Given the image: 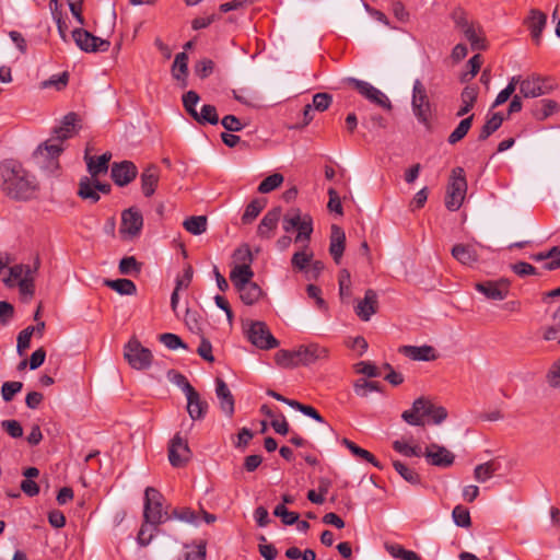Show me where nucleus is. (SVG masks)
Segmentation results:
<instances>
[{
  "mask_svg": "<svg viewBox=\"0 0 560 560\" xmlns=\"http://www.w3.org/2000/svg\"><path fill=\"white\" fill-rule=\"evenodd\" d=\"M159 340L168 349L176 350L177 348L187 349L186 343L175 334L165 332L159 336Z\"/></svg>",
  "mask_w": 560,
  "mask_h": 560,
  "instance_id": "nucleus-59",
  "label": "nucleus"
},
{
  "mask_svg": "<svg viewBox=\"0 0 560 560\" xmlns=\"http://www.w3.org/2000/svg\"><path fill=\"white\" fill-rule=\"evenodd\" d=\"M424 417H430L434 424H440L447 418V410L428 398L419 397L413 401L411 409L405 410L401 415L408 424L418 427L424 425Z\"/></svg>",
  "mask_w": 560,
  "mask_h": 560,
  "instance_id": "nucleus-2",
  "label": "nucleus"
},
{
  "mask_svg": "<svg viewBox=\"0 0 560 560\" xmlns=\"http://www.w3.org/2000/svg\"><path fill=\"white\" fill-rule=\"evenodd\" d=\"M232 257L234 260V266L230 272V278L240 276L248 277L249 275H254V271L250 267L254 257L248 245L244 244L236 248Z\"/></svg>",
  "mask_w": 560,
  "mask_h": 560,
  "instance_id": "nucleus-13",
  "label": "nucleus"
},
{
  "mask_svg": "<svg viewBox=\"0 0 560 560\" xmlns=\"http://www.w3.org/2000/svg\"><path fill=\"white\" fill-rule=\"evenodd\" d=\"M124 357L129 365L136 370L149 369L153 359L150 349L143 347L136 338H131L125 346Z\"/></svg>",
  "mask_w": 560,
  "mask_h": 560,
  "instance_id": "nucleus-6",
  "label": "nucleus"
},
{
  "mask_svg": "<svg viewBox=\"0 0 560 560\" xmlns=\"http://www.w3.org/2000/svg\"><path fill=\"white\" fill-rule=\"evenodd\" d=\"M0 185L7 196L16 200L31 199L37 189L34 176L14 161L0 164Z\"/></svg>",
  "mask_w": 560,
  "mask_h": 560,
  "instance_id": "nucleus-1",
  "label": "nucleus"
},
{
  "mask_svg": "<svg viewBox=\"0 0 560 560\" xmlns=\"http://www.w3.org/2000/svg\"><path fill=\"white\" fill-rule=\"evenodd\" d=\"M199 124L217 125L219 122V116L217 108L213 105L206 104L201 107L200 112H197V118H194Z\"/></svg>",
  "mask_w": 560,
  "mask_h": 560,
  "instance_id": "nucleus-45",
  "label": "nucleus"
},
{
  "mask_svg": "<svg viewBox=\"0 0 560 560\" xmlns=\"http://www.w3.org/2000/svg\"><path fill=\"white\" fill-rule=\"evenodd\" d=\"M62 142L55 140L52 136L48 139L43 145H39L37 150L34 152V158L40 162L44 160H55L60 153L63 151Z\"/></svg>",
  "mask_w": 560,
  "mask_h": 560,
  "instance_id": "nucleus-30",
  "label": "nucleus"
},
{
  "mask_svg": "<svg viewBox=\"0 0 560 560\" xmlns=\"http://www.w3.org/2000/svg\"><path fill=\"white\" fill-rule=\"evenodd\" d=\"M191 451L187 440L183 439L179 433L175 434L168 445V460L175 468L184 467L191 458Z\"/></svg>",
  "mask_w": 560,
  "mask_h": 560,
  "instance_id": "nucleus-12",
  "label": "nucleus"
},
{
  "mask_svg": "<svg viewBox=\"0 0 560 560\" xmlns=\"http://www.w3.org/2000/svg\"><path fill=\"white\" fill-rule=\"evenodd\" d=\"M499 467L500 464H498L494 460H489L483 464L477 465L474 469V478L478 482L483 483L493 477Z\"/></svg>",
  "mask_w": 560,
  "mask_h": 560,
  "instance_id": "nucleus-36",
  "label": "nucleus"
},
{
  "mask_svg": "<svg viewBox=\"0 0 560 560\" xmlns=\"http://www.w3.org/2000/svg\"><path fill=\"white\" fill-rule=\"evenodd\" d=\"M503 116L500 113H494L480 130V133L478 136L479 141H485L488 139L494 131H497L502 122H503Z\"/></svg>",
  "mask_w": 560,
  "mask_h": 560,
  "instance_id": "nucleus-42",
  "label": "nucleus"
},
{
  "mask_svg": "<svg viewBox=\"0 0 560 560\" xmlns=\"http://www.w3.org/2000/svg\"><path fill=\"white\" fill-rule=\"evenodd\" d=\"M345 245L346 234L343 230L336 224L331 225L329 253L336 264H339L345 252Z\"/></svg>",
  "mask_w": 560,
  "mask_h": 560,
  "instance_id": "nucleus-27",
  "label": "nucleus"
},
{
  "mask_svg": "<svg viewBox=\"0 0 560 560\" xmlns=\"http://www.w3.org/2000/svg\"><path fill=\"white\" fill-rule=\"evenodd\" d=\"M84 159L91 177H96L100 174H104L107 172L108 162L112 159V153L105 152L104 154L95 159L94 156H90L86 151Z\"/></svg>",
  "mask_w": 560,
  "mask_h": 560,
  "instance_id": "nucleus-31",
  "label": "nucleus"
},
{
  "mask_svg": "<svg viewBox=\"0 0 560 560\" xmlns=\"http://www.w3.org/2000/svg\"><path fill=\"white\" fill-rule=\"evenodd\" d=\"M558 109V104L551 100H542L536 103L532 109L533 116L537 120H545Z\"/></svg>",
  "mask_w": 560,
  "mask_h": 560,
  "instance_id": "nucleus-37",
  "label": "nucleus"
},
{
  "mask_svg": "<svg viewBox=\"0 0 560 560\" xmlns=\"http://www.w3.org/2000/svg\"><path fill=\"white\" fill-rule=\"evenodd\" d=\"M295 351V358L299 365H311L319 360L329 358V350L318 343L300 346Z\"/></svg>",
  "mask_w": 560,
  "mask_h": 560,
  "instance_id": "nucleus-14",
  "label": "nucleus"
},
{
  "mask_svg": "<svg viewBox=\"0 0 560 560\" xmlns=\"http://www.w3.org/2000/svg\"><path fill=\"white\" fill-rule=\"evenodd\" d=\"M188 74V55L183 51L175 56L172 66V75L175 80L182 81V86L185 88L187 82L186 78Z\"/></svg>",
  "mask_w": 560,
  "mask_h": 560,
  "instance_id": "nucleus-32",
  "label": "nucleus"
},
{
  "mask_svg": "<svg viewBox=\"0 0 560 560\" xmlns=\"http://www.w3.org/2000/svg\"><path fill=\"white\" fill-rule=\"evenodd\" d=\"M140 270L141 266L133 256L124 257L119 262V272L122 275L139 273Z\"/></svg>",
  "mask_w": 560,
  "mask_h": 560,
  "instance_id": "nucleus-56",
  "label": "nucleus"
},
{
  "mask_svg": "<svg viewBox=\"0 0 560 560\" xmlns=\"http://www.w3.org/2000/svg\"><path fill=\"white\" fill-rule=\"evenodd\" d=\"M283 176L280 173H275L266 177L258 186L260 194H268L278 188L283 183Z\"/></svg>",
  "mask_w": 560,
  "mask_h": 560,
  "instance_id": "nucleus-49",
  "label": "nucleus"
},
{
  "mask_svg": "<svg viewBox=\"0 0 560 560\" xmlns=\"http://www.w3.org/2000/svg\"><path fill=\"white\" fill-rule=\"evenodd\" d=\"M298 235L295 237V242L302 241V240H310L311 234L313 232V220L311 215L304 214L302 220L300 221L298 228Z\"/></svg>",
  "mask_w": 560,
  "mask_h": 560,
  "instance_id": "nucleus-54",
  "label": "nucleus"
},
{
  "mask_svg": "<svg viewBox=\"0 0 560 560\" xmlns=\"http://www.w3.org/2000/svg\"><path fill=\"white\" fill-rule=\"evenodd\" d=\"M342 445H345L353 456L358 458H362L369 463H371L374 467L382 469V464L375 458V456L370 453L369 451L361 448L358 446L354 442L350 441L349 439L345 438L341 441Z\"/></svg>",
  "mask_w": 560,
  "mask_h": 560,
  "instance_id": "nucleus-35",
  "label": "nucleus"
},
{
  "mask_svg": "<svg viewBox=\"0 0 560 560\" xmlns=\"http://www.w3.org/2000/svg\"><path fill=\"white\" fill-rule=\"evenodd\" d=\"M105 285L121 295H133L137 292L136 284L129 279L105 280Z\"/></svg>",
  "mask_w": 560,
  "mask_h": 560,
  "instance_id": "nucleus-40",
  "label": "nucleus"
},
{
  "mask_svg": "<svg viewBox=\"0 0 560 560\" xmlns=\"http://www.w3.org/2000/svg\"><path fill=\"white\" fill-rule=\"evenodd\" d=\"M525 24L530 32V36L536 45L541 43L542 32L547 24V14L538 9H530Z\"/></svg>",
  "mask_w": 560,
  "mask_h": 560,
  "instance_id": "nucleus-22",
  "label": "nucleus"
},
{
  "mask_svg": "<svg viewBox=\"0 0 560 560\" xmlns=\"http://www.w3.org/2000/svg\"><path fill=\"white\" fill-rule=\"evenodd\" d=\"M474 120V115H470L459 121L457 127L452 131V133L448 136V143L455 144L462 139L465 138V136L468 133L469 129L471 128Z\"/></svg>",
  "mask_w": 560,
  "mask_h": 560,
  "instance_id": "nucleus-43",
  "label": "nucleus"
},
{
  "mask_svg": "<svg viewBox=\"0 0 560 560\" xmlns=\"http://www.w3.org/2000/svg\"><path fill=\"white\" fill-rule=\"evenodd\" d=\"M393 466L395 468V470L409 483L411 485H419L420 483V476L419 474L408 467L407 465H405L404 463L399 462V460H394L393 462Z\"/></svg>",
  "mask_w": 560,
  "mask_h": 560,
  "instance_id": "nucleus-46",
  "label": "nucleus"
},
{
  "mask_svg": "<svg viewBox=\"0 0 560 560\" xmlns=\"http://www.w3.org/2000/svg\"><path fill=\"white\" fill-rule=\"evenodd\" d=\"M215 396L221 411L226 417L232 418L235 411V400L228 384L220 377L215 378Z\"/></svg>",
  "mask_w": 560,
  "mask_h": 560,
  "instance_id": "nucleus-21",
  "label": "nucleus"
},
{
  "mask_svg": "<svg viewBox=\"0 0 560 560\" xmlns=\"http://www.w3.org/2000/svg\"><path fill=\"white\" fill-rule=\"evenodd\" d=\"M72 38L75 45L85 52L107 51L110 44L91 32L77 27L72 31Z\"/></svg>",
  "mask_w": 560,
  "mask_h": 560,
  "instance_id": "nucleus-11",
  "label": "nucleus"
},
{
  "mask_svg": "<svg viewBox=\"0 0 560 560\" xmlns=\"http://www.w3.org/2000/svg\"><path fill=\"white\" fill-rule=\"evenodd\" d=\"M266 205L267 200L264 198H256L252 200L245 208V211L242 215V222L244 224L253 222L259 215Z\"/></svg>",
  "mask_w": 560,
  "mask_h": 560,
  "instance_id": "nucleus-38",
  "label": "nucleus"
},
{
  "mask_svg": "<svg viewBox=\"0 0 560 560\" xmlns=\"http://www.w3.org/2000/svg\"><path fill=\"white\" fill-rule=\"evenodd\" d=\"M302 218L303 217L299 209L291 210L283 218V230L285 232H290L291 230L296 229Z\"/></svg>",
  "mask_w": 560,
  "mask_h": 560,
  "instance_id": "nucleus-62",
  "label": "nucleus"
},
{
  "mask_svg": "<svg viewBox=\"0 0 560 560\" xmlns=\"http://www.w3.org/2000/svg\"><path fill=\"white\" fill-rule=\"evenodd\" d=\"M141 189L145 197H151L158 187L160 180V168L154 165H148L140 175Z\"/></svg>",
  "mask_w": 560,
  "mask_h": 560,
  "instance_id": "nucleus-24",
  "label": "nucleus"
},
{
  "mask_svg": "<svg viewBox=\"0 0 560 560\" xmlns=\"http://www.w3.org/2000/svg\"><path fill=\"white\" fill-rule=\"evenodd\" d=\"M467 191V182L463 167H455L452 171L451 180L447 186L445 207L450 211H457L465 199Z\"/></svg>",
  "mask_w": 560,
  "mask_h": 560,
  "instance_id": "nucleus-4",
  "label": "nucleus"
},
{
  "mask_svg": "<svg viewBox=\"0 0 560 560\" xmlns=\"http://www.w3.org/2000/svg\"><path fill=\"white\" fill-rule=\"evenodd\" d=\"M95 182H92L90 177H82L79 183L78 195L82 199H89L91 202H97L100 200V195L94 188Z\"/></svg>",
  "mask_w": 560,
  "mask_h": 560,
  "instance_id": "nucleus-39",
  "label": "nucleus"
},
{
  "mask_svg": "<svg viewBox=\"0 0 560 560\" xmlns=\"http://www.w3.org/2000/svg\"><path fill=\"white\" fill-rule=\"evenodd\" d=\"M464 36L470 43L472 50H486L488 45L486 35L479 25L474 24L472 27L465 30Z\"/></svg>",
  "mask_w": 560,
  "mask_h": 560,
  "instance_id": "nucleus-33",
  "label": "nucleus"
},
{
  "mask_svg": "<svg viewBox=\"0 0 560 560\" xmlns=\"http://www.w3.org/2000/svg\"><path fill=\"white\" fill-rule=\"evenodd\" d=\"M428 464L441 468L451 467L454 464L455 455L445 446L432 443L425 447L423 452Z\"/></svg>",
  "mask_w": 560,
  "mask_h": 560,
  "instance_id": "nucleus-15",
  "label": "nucleus"
},
{
  "mask_svg": "<svg viewBox=\"0 0 560 560\" xmlns=\"http://www.w3.org/2000/svg\"><path fill=\"white\" fill-rule=\"evenodd\" d=\"M273 515L281 518L284 525H293L299 521V513L291 512L284 504H278L273 510Z\"/></svg>",
  "mask_w": 560,
  "mask_h": 560,
  "instance_id": "nucleus-53",
  "label": "nucleus"
},
{
  "mask_svg": "<svg viewBox=\"0 0 560 560\" xmlns=\"http://www.w3.org/2000/svg\"><path fill=\"white\" fill-rule=\"evenodd\" d=\"M377 293L373 289H368L364 293V298L359 300L354 306V313L361 320L369 322L377 312Z\"/></svg>",
  "mask_w": 560,
  "mask_h": 560,
  "instance_id": "nucleus-19",
  "label": "nucleus"
},
{
  "mask_svg": "<svg viewBox=\"0 0 560 560\" xmlns=\"http://www.w3.org/2000/svg\"><path fill=\"white\" fill-rule=\"evenodd\" d=\"M40 259L39 257H35L33 265H24L19 264L14 265L9 269V276L3 279L7 285H12V280H22L27 279L31 282H34L35 276L39 269Z\"/></svg>",
  "mask_w": 560,
  "mask_h": 560,
  "instance_id": "nucleus-18",
  "label": "nucleus"
},
{
  "mask_svg": "<svg viewBox=\"0 0 560 560\" xmlns=\"http://www.w3.org/2000/svg\"><path fill=\"white\" fill-rule=\"evenodd\" d=\"M517 84L520 85L521 94L526 98L541 96L553 89L550 79L539 74H532L525 79H522L520 75V82Z\"/></svg>",
  "mask_w": 560,
  "mask_h": 560,
  "instance_id": "nucleus-10",
  "label": "nucleus"
},
{
  "mask_svg": "<svg viewBox=\"0 0 560 560\" xmlns=\"http://www.w3.org/2000/svg\"><path fill=\"white\" fill-rule=\"evenodd\" d=\"M142 226L143 218L138 209L129 208L122 212L120 233L133 237L140 233Z\"/></svg>",
  "mask_w": 560,
  "mask_h": 560,
  "instance_id": "nucleus-20",
  "label": "nucleus"
},
{
  "mask_svg": "<svg viewBox=\"0 0 560 560\" xmlns=\"http://www.w3.org/2000/svg\"><path fill=\"white\" fill-rule=\"evenodd\" d=\"M187 398V412L189 417L196 421L205 418L208 410V402L201 399L199 393L194 390L186 396Z\"/></svg>",
  "mask_w": 560,
  "mask_h": 560,
  "instance_id": "nucleus-29",
  "label": "nucleus"
},
{
  "mask_svg": "<svg viewBox=\"0 0 560 560\" xmlns=\"http://www.w3.org/2000/svg\"><path fill=\"white\" fill-rule=\"evenodd\" d=\"M331 102H332L331 95L323 92V93H316L313 96V104H311V105L313 106V109H316L318 112H324V110L328 109Z\"/></svg>",
  "mask_w": 560,
  "mask_h": 560,
  "instance_id": "nucleus-64",
  "label": "nucleus"
},
{
  "mask_svg": "<svg viewBox=\"0 0 560 560\" xmlns=\"http://www.w3.org/2000/svg\"><path fill=\"white\" fill-rule=\"evenodd\" d=\"M557 320L558 323L541 328L544 340L560 343V319Z\"/></svg>",
  "mask_w": 560,
  "mask_h": 560,
  "instance_id": "nucleus-60",
  "label": "nucleus"
},
{
  "mask_svg": "<svg viewBox=\"0 0 560 560\" xmlns=\"http://www.w3.org/2000/svg\"><path fill=\"white\" fill-rule=\"evenodd\" d=\"M412 112L419 122L429 126L431 117V103L427 90L420 80H416L412 86Z\"/></svg>",
  "mask_w": 560,
  "mask_h": 560,
  "instance_id": "nucleus-5",
  "label": "nucleus"
},
{
  "mask_svg": "<svg viewBox=\"0 0 560 560\" xmlns=\"http://www.w3.org/2000/svg\"><path fill=\"white\" fill-rule=\"evenodd\" d=\"M254 275L240 276V277H231V281L237 292L240 293V298L242 302L246 305H253L257 303L264 295L261 288L253 282Z\"/></svg>",
  "mask_w": 560,
  "mask_h": 560,
  "instance_id": "nucleus-8",
  "label": "nucleus"
},
{
  "mask_svg": "<svg viewBox=\"0 0 560 560\" xmlns=\"http://www.w3.org/2000/svg\"><path fill=\"white\" fill-rule=\"evenodd\" d=\"M23 384L21 382H5L1 386V396L5 402H9L13 397L22 390Z\"/></svg>",
  "mask_w": 560,
  "mask_h": 560,
  "instance_id": "nucleus-55",
  "label": "nucleus"
},
{
  "mask_svg": "<svg viewBox=\"0 0 560 560\" xmlns=\"http://www.w3.org/2000/svg\"><path fill=\"white\" fill-rule=\"evenodd\" d=\"M393 448L400 453L404 456L412 457V456H421L423 452L419 446H410L406 442L402 441H394Z\"/></svg>",
  "mask_w": 560,
  "mask_h": 560,
  "instance_id": "nucleus-58",
  "label": "nucleus"
},
{
  "mask_svg": "<svg viewBox=\"0 0 560 560\" xmlns=\"http://www.w3.org/2000/svg\"><path fill=\"white\" fill-rule=\"evenodd\" d=\"M451 254L459 264L468 267H472L479 260L476 248L469 244L454 245Z\"/></svg>",
  "mask_w": 560,
  "mask_h": 560,
  "instance_id": "nucleus-25",
  "label": "nucleus"
},
{
  "mask_svg": "<svg viewBox=\"0 0 560 560\" xmlns=\"http://www.w3.org/2000/svg\"><path fill=\"white\" fill-rule=\"evenodd\" d=\"M399 352L413 361H433L438 358L433 347L424 346H401Z\"/></svg>",
  "mask_w": 560,
  "mask_h": 560,
  "instance_id": "nucleus-26",
  "label": "nucleus"
},
{
  "mask_svg": "<svg viewBox=\"0 0 560 560\" xmlns=\"http://www.w3.org/2000/svg\"><path fill=\"white\" fill-rule=\"evenodd\" d=\"M476 290L489 300L502 301L509 294L510 281L508 279H500L498 281L480 282L476 284Z\"/></svg>",
  "mask_w": 560,
  "mask_h": 560,
  "instance_id": "nucleus-16",
  "label": "nucleus"
},
{
  "mask_svg": "<svg viewBox=\"0 0 560 560\" xmlns=\"http://www.w3.org/2000/svg\"><path fill=\"white\" fill-rule=\"evenodd\" d=\"M452 516L454 523L459 527L467 528L471 525L470 513L468 509L464 508L463 505H456L453 509Z\"/></svg>",
  "mask_w": 560,
  "mask_h": 560,
  "instance_id": "nucleus-52",
  "label": "nucleus"
},
{
  "mask_svg": "<svg viewBox=\"0 0 560 560\" xmlns=\"http://www.w3.org/2000/svg\"><path fill=\"white\" fill-rule=\"evenodd\" d=\"M354 393L361 397H368L370 393L380 390L377 382H370L364 378H359L353 385Z\"/></svg>",
  "mask_w": 560,
  "mask_h": 560,
  "instance_id": "nucleus-50",
  "label": "nucleus"
},
{
  "mask_svg": "<svg viewBox=\"0 0 560 560\" xmlns=\"http://www.w3.org/2000/svg\"><path fill=\"white\" fill-rule=\"evenodd\" d=\"M339 282V294L342 301L350 299L352 295L351 291V276L347 269H342L338 276Z\"/></svg>",
  "mask_w": 560,
  "mask_h": 560,
  "instance_id": "nucleus-48",
  "label": "nucleus"
},
{
  "mask_svg": "<svg viewBox=\"0 0 560 560\" xmlns=\"http://www.w3.org/2000/svg\"><path fill=\"white\" fill-rule=\"evenodd\" d=\"M214 69V62L211 59L203 58L195 65V72L200 79L208 78Z\"/></svg>",
  "mask_w": 560,
  "mask_h": 560,
  "instance_id": "nucleus-61",
  "label": "nucleus"
},
{
  "mask_svg": "<svg viewBox=\"0 0 560 560\" xmlns=\"http://www.w3.org/2000/svg\"><path fill=\"white\" fill-rule=\"evenodd\" d=\"M354 368L357 373L364 374L368 377L381 376L378 368L369 361H360L354 365Z\"/></svg>",
  "mask_w": 560,
  "mask_h": 560,
  "instance_id": "nucleus-63",
  "label": "nucleus"
},
{
  "mask_svg": "<svg viewBox=\"0 0 560 560\" xmlns=\"http://www.w3.org/2000/svg\"><path fill=\"white\" fill-rule=\"evenodd\" d=\"M313 258V252L308 247H304L293 254L291 264L294 269L305 271Z\"/></svg>",
  "mask_w": 560,
  "mask_h": 560,
  "instance_id": "nucleus-44",
  "label": "nucleus"
},
{
  "mask_svg": "<svg viewBox=\"0 0 560 560\" xmlns=\"http://www.w3.org/2000/svg\"><path fill=\"white\" fill-rule=\"evenodd\" d=\"M163 500L164 498L158 489L153 487L145 489L143 506V518L145 523L158 526L170 518L167 512L163 510Z\"/></svg>",
  "mask_w": 560,
  "mask_h": 560,
  "instance_id": "nucleus-3",
  "label": "nucleus"
},
{
  "mask_svg": "<svg viewBox=\"0 0 560 560\" xmlns=\"http://www.w3.org/2000/svg\"><path fill=\"white\" fill-rule=\"evenodd\" d=\"M478 97V90L475 86H466L460 93V106L456 113L457 117L467 115L474 107Z\"/></svg>",
  "mask_w": 560,
  "mask_h": 560,
  "instance_id": "nucleus-34",
  "label": "nucleus"
},
{
  "mask_svg": "<svg viewBox=\"0 0 560 560\" xmlns=\"http://www.w3.org/2000/svg\"><path fill=\"white\" fill-rule=\"evenodd\" d=\"M281 217V208L277 207L269 210L260 221L257 228L258 236L262 238H270L272 231L276 230Z\"/></svg>",
  "mask_w": 560,
  "mask_h": 560,
  "instance_id": "nucleus-28",
  "label": "nucleus"
},
{
  "mask_svg": "<svg viewBox=\"0 0 560 560\" xmlns=\"http://www.w3.org/2000/svg\"><path fill=\"white\" fill-rule=\"evenodd\" d=\"M345 83L352 85L363 97H365L371 103L388 112L392 110L393 105L389 98L371 83L355 78H346Z\"/></svg>",
  "mask_w": 560,
  "mask_h": 560,
  "instance_id": "nucleus-7",
  "label": "nucleus"
},
{
  "mask_svg": "<svg viewBox=\"0 0 560 560\" xmlns=\"http://www.w3.org/2000/svg\"><path fill=\"white\" fill-rule=\"evenodd\" d=\"M518 82L520 75L512 77L506 88L499 92V94L497 95L494 103L492 104V107H497L505 103L514 93Z\"/></svg>",
  "mask_w": 560,
  "mask_h": 560,
  "instance_id": "nucleus-51",
  "label": "nucleus"
},
{
  "mask_svg": "<svg viewBox=\"0 0 560 560\" xmlns=\"http://www.w3.org/2000/svg\"><path fill=\"white\" fill-rule=\"evenodd\" d=\"M276 363L283 369H292L298 366L294 350H279L275 354Z\"/></svg>",
  "mask_w": 560,
  "mask_h": 560,
  "instance_id": "nucleus-47",
  "label": "nucleus"
},
{
  "mask_svg": "<svg viewBox=\"0 0 560 560\" xmlns=\"http://www.w3.org/2000/svg\"><path fill=\"white\" fill-rule=\"evenodd\" d=\"M200 97L195 91H188L183 95V105L186 112L192 117L197 118V109L196 105L198 104Z\"/></svg>",
  "mask_w": 560,
  "mask_h": 560,
  "instance_id": "nucleus-57",
  "label": "nucleus"
},
{
  "mask_svg": "<svg viewBox=\"0 0 560 560\" xmlns=\"http://www.w3.org/2000/svg\"><path fill=\"white\" fill-rule=\"evenodd\" d=\"M246 335L248 340L259 349L268 350L279 346V341L272 336L264 322H252Z\"/></svg>",
  "mask_w": 560,
  "mask_h": 560,
  "instance_id": "nucleus-9",
  "label": "nucleus"
},
{
  "mask_svg": "<svg viewBox=\"0 0 560 560\" xmlns=\"http://www.w3.org/2000/svg\"><path fill=\"white\" fill-rule=\"evenodd\" d=\"M138 174V168L131 161L114 163L110 170V176L117 186L124 187L131 183Z\"/></svg>",
  "mask_w": 560,
  "mask_h": 560,
  "instance_id": "nucleus-17",
  "label": "nucleus"
},
{
  "mask_svg": "<svg viewBox=\"0 0 560 560\" xmlns=\"http://www.w3.org/2000/svg\"><path fill=\"white\" fill-rule=\"evenodd\" d=\"M78 114L71 112L63 116L60 126L54 129L52 136L55 140L63 142L65 140L73 137L77 133V125L79 122Z\"/></svg>",
  "mask_w": 560,
  "mask_h": 560,
  "instance_id": "nucleus-23",
  "label": "nucleus"
},
{
  "mask_svg": "<svg viewBox=\"0 0 560 560\" xmlns=\"http://www.w3.org/2000/svg\"><path fill=\"white\" fill-rule=\"evenodd\" d=\"M185 230L192 235H200L207 231V218L205 215H192L183 223Z\"/></svg>",
  "mask_w": 560,
  "mask_h": 560,
  "instance_id": "nucleus-41",
  "label": "nucleus"
}]
</instances>
